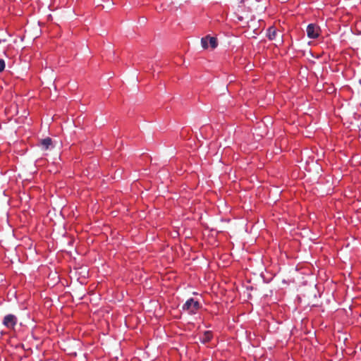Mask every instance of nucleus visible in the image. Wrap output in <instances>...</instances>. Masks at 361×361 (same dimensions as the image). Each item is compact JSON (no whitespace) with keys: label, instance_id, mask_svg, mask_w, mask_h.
Returning <instances> with one entry per match:
<instances>
[{"label":"nucleus","instance_id":"1","mask_svg":"<svg viewBox=\"0 0 361 361\" xmlns=\"http://www.w3.org/2000/svg\"><path fill=\"white\" fill-rule=\"evenodd\" d=\"M200 308V304L193 298L188 299L183 305V310L188 311L190 314H195Z\"/></svg>","mask_w":361,"mask_h":361},{"label":"nucleus","instance_id":"2","mask_svg":"<svg viewBox=\"0 0 361 361\" xmlns=\"http://www.w3.org/2000/svg\"><path fill=\"white\" fill-rule=\"evenodd\" d=\"M18 322V318L16 315L12 314H6L3 319V324L5 326L7 329H14L16 325Z\"/></svg>","mask_w":361,"mask_h":361},{"label":"nucleus","instance_id":"3","mask_svg":"<svg viewBox=\"0 0 361 361\" xmlns=\"http://www.w3.org/2000/svg\"><path fill=\"white\" fill-rule=\"evenodd\" d=\"M319 27L314 24H310L307 27V35L309 38L316 39L319 35Z\"/></svg>","mask_w":361,"mask_h":361},{"label":"nucleus","instance_id":"4","mask_svg":"<svg viewBox=\"0 0 361 361\" xmlns=\"http://www.w3.org/2000/svg\"><path fill=\"white\" fill-rule=\"evenodd\" d=\"M52 141L50 137H47L40 141V147L42 149L47 150L51 145Z\"/></svg>","mask_w":361,"mask_h":361},{"label":"nucleus","instance_id":"5","mask_svg":"<svg viewBox=\"0 0 361 361\" xmlns=\"http://www.w3.org/2000/svg\"><path fill=\"white\" fill-rule=\"evenodd\" d=\"M278 32L274 27H270L267 30V37L270 40H274L276 39Z\"/></svg>","mask_w":361,"mask_h":361},{"label":"nucleus","instance_id":"6","mask_svg":"<svg viewBox=\"0 0 361 361\" xmlns=\"http://www.w3.org/2000/svg\"><path fill=\"white\" fill-rule=\"evenodd\" d=\"M212 335L211 331H205L204 335L200 338V341L203 343L209 342L212 339Z\"/></svg>","mask_w":361,"mask_h":361},{"label":"nucleus","instance_id":"7","mask_svg":"<svg viewBox=\"0 0 361 361\" xmlns=\"http://www.w3.org/2000/svg\"><path fill=\"white\" fill-rule=\"evenodd\" d=\"M208 42H209L210 47L212 49H215L218 45L217 39L214 37H211L210 35H209Z\"/></svg>","mask_w":361,"mask_h":361},{"label":"nucleus","instance_id":"8","mask_svg":"<svg viewBox=\"0 0 361 361\" xmlns=\"http://www.w3.org/2000/svg\"><path fill=\"white\" fill-rule=\"evenodd\" d=\"M209 35H207L204 37H202L201 39V44L204 49H207L209 47Z\"/></svg>","mask_w":361,"mask_h":361},{"label":"nucleus","instance_id":"9","mask_svg":"<svg viewBox=\"0 0 361 361\" xmlns=\"http://www.w3.org/2000/svg\"><path fill=\"white\" fill-rule=\"evenodd\" d=\"M5 68V61L4 59H0V73L2 72Z\"/></svg>","mask_w":361,"mask_h":361},{"label":"nucleus","instance_id":"10","mask_svg":"<svg viewBox=\"0 0 361 361\" xmlns=\"http://www.w3.org/2000/svg\"><path fill=\"white\" fill-rule=\"evenodd\" d=\"M279 42H282L281 36L280 37Z\"/></svg>","mask_w":361,"mask_h":361}]
</instances>
